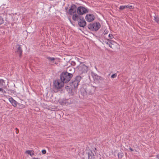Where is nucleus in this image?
<instances>
[{
  "instance_id": "nucleus-1",
  "label": "nucleus",
  "mask_w": 159,
  "mask_h": 159,
  "mask_svg": "<svg viewBox=\"0 0 159 159\" xmlns=\"http://www.w3.org/2000/svg\"><path fill=\"white\" fill-rule=\"evenodd\" d=\"M73 76L72 73L68 72L62 73L60 75V79L61 81L64 83H67L70 80Z\"/></svg>"
},
{
  "instance_id": "nucleus-2",
  "label": "nucleus",
  "mask_w": 159,
  "mask_h": 159,
  "mask_svg": "<svg viewBox=\"0 0 159 159\" xmlns=\"http://www.w3.org/2000/svg\"><path fill=\"white\" fill-rule=\"evenodd\" d=\"M77 71L79 74L86 73L88 70V67L84 64L81 63L77 67Z\"/></svg>"
},
{
  "instance_id": "nucleus-3",
  "label": "nucleus",
  "mask_w": 159,
  "mask_h": 159,
  "mask_svg": "<svg viewBox=\"0 0 159 159\" xmlns=\"http://www.w3.org/2000/svg\"><path fill=\"white\" fill-rule=\"evenodd\" d=\"M100 24L99 22L90 23L88 26V28L93 31L98 30L100 28Z\"/></svg>"
},
{
  "instance_id": "nucleus-4",
  "label": "nucleus",
  "mask_w": 159,
  "mask_h": 159,
  "mask_svg": "<svg viewBox=\"0 0 159 159\" xmlns=\"http://www.w3.org/2000/svg\"><path fill=\"white\" fill-rule=\"evenodd\" d=\"M96 89V87H92L89 86H88L85 89H84V91H85V92H84L83 94V96H86L87 93L89 94H92L94 93Z\"/></svg>"
},
{
  "instance_id": "nucleus-5",
  "label": "nucleus",
  "mask_w": 159,
  "mask_h": 159,
  "mask_svg": "<svg viewBox=\"0 0 159 159\" xmlns=\"http://www.w3.org/2000/svg\"><path fill=\"white\" fill-rule=\"evenodd\" d=\"M77 13L79 15H83L84 14L88 12V11L86 8L82 6L79 7L77 8Z\"/></svg>"
},
{
  "instance_id": "nucleus-6",
  "label": "nucleus",
  "mask_w": 159,
  "mask_h": 159,
  "mask_svg": "<svg viewBox=\"0 0 159 159\" xmlns=\"http://www.w3.org/2000/svg\"><path fill=\"white\" fill-rule=\"evenodd\" d=\"M5 81L2 79H0V92H1L3 93H6V91L3 89V88H5L6 86L5 85Z\"/></svg>"
},
{
  "instance_id": "nucleus-7",
  "label": "nucleus",
  "mask_w": 159,
  "mask_h": 159,
  "mask_svg": "<svg viewBox=\"0 0 159 159\" xmlns=\"http://www.w3.org/2000/svg\"><path fill=\"white\" fill-rule=\"evenodd\" d=\"M76 11V6L74 4L72 5L69 9L68 13L70 15H72L73 14L75 13Z\"/></svg>"
},
{
  "instance_id": "nucleus-8",
  "label": "nucleus",
  "mask_w": 159,
  "mask_h": 159,
  "mask_svg": "<svg viewBox=\"0 0 159 159\" xmlns=\"http://www.w3.org/2000/svg\"><path fill=\"white\" fill-rule=\"evenodd\" d=\"M78 25L80 27H84L86 25V22L84 19L80 17L78 20Z\"/></svg>"
},
{
  "instance_id": "nucleus-9",
  "label": "nucleus",
  "mask_w": 159,
  "mask_h": 159,
  "mask_svg": "<svg viewBox=\"0 0 159 159\" xmlns=\"http://www.w3.org/2000/svg\"><path fill=\"white\" fill-rule=\"evenodd\" d=\"M16 52L17 54L19 55V57H20L22 55V51L20 47V45L17 44L16 46Z\"/></svg>"
},
{
  "instance_id": "nucleus-10",
  "label": "nucleus",
  "mask_w": 159,
  "mask_h": 159,
  "mask_svg": "<svg viewBox=\"0 0 159 159\" xmlns=\"http://www.w3.org/2000/svg\"><path fill=\"white\" fill-rule=\"evenodd\" d=\"M64 83L62 81L61 82H60V81H55L54 84V86L57 89H60L63 86Z\"/></svg>"
},
{
  "instance_id": "nucleus-11",
  "label": "nucleus",
  "mask_w": 159,
  "mask_h": 159,
  "mask_svg": "<svg viewBox=\"0 0 159 159\" xmlns=\"http://www.w3.org/2000/svg\"><path fill=\"white\" fill-rule=\"evenodd\" d=\"M86 20L89 22H91L94 20V16L93 15L91 14H88L85 17Z\"/></svg>"
},
{
  "instance_id": "nucleus-12",
  "label": "nucleus",
  "mask_w": 159,
  "mask_h": 159,
  "mask_svg": "<svg viewBox=\"0 0 159 159\" xmlns=\"http://www.w3.org/2000/svg\"><path fill=\"white\" fill-rule=\"evenodd\" d=\"M94 80L95 81L99 83L100 82V81L104 80V79L101 76L96 75L94 77Z\"/></svg>"
},
{
  "instance_id": "nucleus-13",
  "label": "nucleus",
  "mask_w": 159,
  "mask_h": 159,
  "mask_svg": "<svg viewBox=\"0 0 159 159\" xmlns=\"http://www.w3.org/2000/svg\"><path fill=\"white\" fill-rule=\"evenodd\" d=\"M87 154L88 155V159H94V154L92 151L89 150L87 152Z\"/></svg>"
},
{
  "instance_id": "nucleus-14",
  "label": "nucleus",
  "mask_w": 159,
  "mask_h": 159,
  "mask_svg": "<svg viewBox=\"0 0 159 159\" xmlns=\"http://www.w3.org/2000/svg\"><path fill=\"white\" fill-rule=\"evenodd\" d=\"M9 100L14 107H16V102L15 100L12 98H10L9 99Z\"/></svg>"
},
{
  "instance_id": "nucleus-15",
  "label": "nucleus",
  "mask_w": 159,
  "mask_h": 159,
  "mask_svg": "<svg viewBox=\"0 0 159 159\" xmlns=\"http://www.w3.org/2000/svg\"><path fill=\"white\" fill-rule=\"evenodd\" d=\"M80 17H81V16H80L77 14H75L73 15L72 18L73 20L74 21H76L77 20H78Z\"/></svg>"
},
{
  "instance_id": "nucleus-16",
  "label": "nucleus",
  "mask_w": 159,
  "mask_h": 159,
  "mask_svg": "<svg viewBox=\"0 0 159 159\" xmlns=\"http://www.w3.org/2000/svg\"><path fill=\"white\" fill-rule=\"evenodd\" d=\"M59 103L61 104L62 105H66L67 103V100L65 99L62 100L60 101Z\"/></svg>"
},
{
  "instance_id": "nucleus-17",
  "label": "nucleus",
  "mask_w": 159,
  "mask_h": 159,
  "mask_svg": "<svg viewBox=\"0 0 159 159\" xmlns=\"http://www.w3.org/2000/svg\"><path fill=\"white\" fill-rule=\"evenodd\" d=\"M81 78L82 77L80 76H77L75 77V80L79 83Z\"/></svg>"
},
{
  "instance_id": "nucleus-18",
  "label": "nucleus",
  "mask_w": 159,
  "mask_h": 159,
  "mask_svg": "<svg viewBox=\"0 0 159 159\" xmlns=\"http://www.w3.org/2000/svg\"><path fill=\"white\" fill-rule=\"evenodd\" d=\"M72 83L75 88H77L79 84V83L75 80L72 82Z\"/></svg>"
},
{
  "instance_id": "nucleus-19",
  "label": "nucleus",
  "mask_w": 159,
  "mask_h": 159,
  "mask_svg": "<svg viewBox=\"0 0 159 159\" xmlns=\"http://www.w3.org/2000/svg\"><path fill=\"white\" fill-rule=\"evenodd\" d=\"M125 7L126 8H129L130 9H133L134 8V7H133V6L132 5H126Z\"/></svg>"
},
{
  "instance_id": "nucleus-20",
  "label": "nucleus",
  "mask_w": 159,
  "mask_h": 159,
  "mask_svg": "<svg viewBox=\"0 0 159 159\" xmlns=\"http://www.w3.org/2000/svg\"><path fill=\"white\" fill-rule=\"evenodd\" d=\"M47 58L50 61H53L55 60V58L54 57H47Z\"/></svg>"
},
{
  "instance_id": "nucleus-21",
  "label": "nucleus",
  "mask_w": 159,
  "mask_h": 159,
  "mask_svg": "<svg viewBox=\"0 0 159 159\" xmlns=\"http://www.w3.org/2000/svg\"><path fill=\"white\" fill-rule=\"evenodd\" d=\"M4 23V20L2 17L0 16V25L3 24Z\"/></svg>"
},
{
  "instance_id": "nucleus-22",
  "label": "nucleus",
  "mask_w": 159,
  "mask_h": 159,
  "mask_svg": "<svg viewBox=\"0 0 159 159\" xmlns=\"http://www.w3.org/2000/svg\"><path fill=\"white\" fill-rule=\"evenodd\" d=\"M154 20L158 23H159V18L157 16H154Z\"/></svg>"
},
{
  "instance_id": "nucleus-23",
  "label": "nucleus",
  "mask_w": 159,
  "mask_h": 159,
  "mask_svg": "<svg viewBox=\"0 0 159 159\" xmlns=\"http://www.w3.org/2000/svg\"><path fill=\"white\" fill-rule=\"evenodd\" d=\"M106 43L110 47L112 48V46L110 44V40H108L107 42H106Z\"/></svg>"
},
{
  "instance_id": "nucleus-24",
  "label": "nucleus",
  "mask_w": 159,
  "mask_h": 159,
  "mask_svg": "<svg viewBox=\"0 0 159 159\" xmlns=\"http://www.w3.org/2000/svg\"><path fill=\"white\" fill-rule=\"evenodd\" d=\"M118 157L119 158H121L123 156L124 154L122 153H120L118 154Z\"/></svg>"
},
{
  "instance_id": "nucleus-25",
  "label": "nucleus",
  "mask_w": 159,
  "mask_h": 159,
  "mask_svg": "<svg viewBox=\"0 0 159 159\" xmlns=\"http://www.w3.org/2000/svg\"><path fill=\"white\" fill-rule=\"evenodd\" d=\"M125 8H126L125 6H122L120 7L119 9L120 10H123Z\"/></svg>"
},
{
  "instance_id": "nucleus-26",
  "label": "nucleus",
  "mask_w": 159,
  "mask_h": 159,
  "mask_svg": "<svg viewBox=\"0 0 159 159\" xmlns=\"http://www.w3.org/2000/svg\"><path fill=\"white\" fill-rule=\"evenodd\" d=\"M117 76L116 74H114L111 75V78H115Z\"/></svg>"
},
{
  "instance_id": "nucleus-27",
  "label": "nucleus",
  "mask_w": 159,
  "mask_h": 159,
  "mask_svg": "<svg viewBox=\"0 0 159 159\" xmlns=\"http://www.w3.org/2000/svg\"><path fill=\"white\" fill-rule=\"evenodd\" d=\"M31 151L27 150V151H26L25 152L27 154H28L29 155H31Z\"/></svg>"
},
{
  "instance_id": "nucleus-28",
  "label": "nucleus",
  "mask_w": 159,
  "mask_h": 159,
  "mask_svg": "<svg viewBox=\"0 0 159 159\" xmlns=\"http://www.w3.org/2000/svg\"><path fill=\"white\" fill-rule=\"evenodd\" d=\"M115 43V41L112 40H110V44L111 45H113L114 43Z\"/></svg>"
},
{
  "instance_id": "nucleus-29",
  "label": "nucleus",
  "mask_w": 159,
  "mask_h": 159,
  "mask_svg": "<svg viewBox=\"0 0 159 159\" xmlns=\"http://www.w3.org/2000/svg\"><path fill=\"white\" fill-rule=\"evenodd\" d=\"M108 36L110 39H112L113 37V35L111 34H109Z\"/></svg>"
},
{
  "instance_id": "nucleus-30",
  "label": "nucleus",
  "mask_w": 159,
  "mask_h": 159,
  "mask_svg": "<svg viewBox=\"0 0 159 159\" xmlns=\"http://www.w3.org/2000/svg\"><path fill=\"white\" fill-rule=\"evenodd\" d=\"M42 153L43 154H45L46 153V152L45 150H43L42 151Z\"/></svg>"
},
{
  "instance_id": "nucleus-31",
  "label": "nucleus",
  "mask_w": 159,
  "mask_h": 159,
  "mask_svg": "<svg viewBox=\"0 0 159 159\" xmlns=\"http://www.w3.org/2000/svg\"><path fill=\"white\" fill-rule=\"evenodd\" d=\"M16 134H18L19 133V130L17 128H16Z\"/></svg>"
},
{
  "instance_id": "nucleus-32",
  "label": "nucleus",
  "mask_w": 159,
  "mask_h": 159,
  "mask_svg": "<svg viewBox=\"0 0 159 159\" xmlns=\"http://www.w3.org/2000/svg\"><path fill=\"white\" fill-rule=\"evenodd\" d=\"M156 157L157 159H159V154H158L157 155Z\"/></svg>"
},
{
  "instance_id": "nucleus-33",
  "label": "nucleus",
  "mask_w": 159,
  "mask_h": 159,
  "mask_svg": "<svg viewBox=\"0 0 159 159\" xmlns=\"http://www.w3.org/2000/svg\"><path fill=\"white\" fill-rule=\"evenodd\" d=\"M129 149L131 151H134V150L131 148H129Z\"/></svg>"
},
{
  "instance_id": "nucleus-34",
  "label": "nucleus",
  "mask_w": 159,
  "mask_h": 159,
  "mask_svg": "<svg viewBox=\"0 0 159 159\" xmlns=\"http://www.w3.org/2000/svg\"><path fill=\"white\" fill-rule=\"evenodd\" d=\"M55 109V108H52V109L51 110L52 111H54Z\"/></svg>"
},
{
  "instance_id": "nucleus-35",
  "label": "nucleus",
  "mask_w": 159,
  "mask_h": 159,
  "mask_svg": "<svg viewBox=\"0 0 159 159\" xmlns=\"http://www.w3.org/2000/svg\"><path fill=\"white\" fill-rule=\"evenodd\" d=\"M33 159H38V158H33Z\"/></svg>"
},
{
  "instance_id": "nucleus-36",
  "label": "nucleus",
  "mask_w": 159,
  "mask_h": 159,
  "mask_svg": "<svg viewBox=\"0 0 159 159\" xmlns=\"http://www.w3.org/2000/svg\"><path fill=\"white\" fill-rule=\"evenodd\" d=\"M107 34V32H105L104 34Z\"/></svg>"
},
{
  "instance_id": "nucleus-37",
  "label": "nucleus",
  "mask_w": 159,
  "mask_h": 159,
  "mask_svg": "<svg viewBox=\"0 0 159 159\" xmlns=\"http://www.w3.org/2000/svg\"><path fill=\"white\" fill-rule=\"evenodd\" d=\"M65 9H66V10H67V8H65Z\"/></svg>"
}]
</instances>
